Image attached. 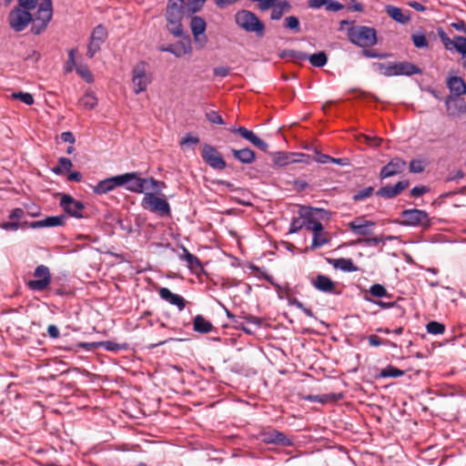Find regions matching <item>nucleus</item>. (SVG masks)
<instances>
[{
	"label": "nucleus",
	"instance_id": "f257e3e1",
	"mask_svg": "<svg viewBox=\"0 0 466 466\" xmlns=\"http://www.w3.org/2000/svg\"><path fill=\"white\" fill-rule=\"evenodd\" d=\"M53 8L51 0H41L35 13L15 6L8 15L10 27L15 32L25 30L32 23L31 31L40 35L52 19Z\"/></svg>",
	"mask_w": 466,
	"mask_h": 466
},
{
	"label": "nucleus",
	"instance_id": "f03ea898",
	"mask_svg": "<svg viewBox=\"0 0 466 466\" xmlns=\"http://www.w3.org/2000/svg\"><path fill=\"white\" fill-rule=\"evenodd\" d=\"M121 178L125 180L122 182V187L130 192L137 194H145V190L149 188L159 192L165 186L163 182L154 177H140L137 172L121 174Z\"/></svg>",
	"mask_w": 466,
	"mask_h": 466
},
{
	"label": "nucleus",
	"instance_id": "7ed1b4c3",
	"mask_svg": "<svg viewBox=\"0 0 466 466\" xmlns=\"http://www.w3.org/2000/svg\"><path fill=\"white\" fill-rule=\"evenodd\" d=\"M347 35L350 43L362 48L377 44V32L373 27L356 25L348 29Z\"/></svg>",
	"mask_w": 466,
	"mask_h": 466
},
{
	"label": "nucleus",
	"instance_id": "20e7f679",
	"mask_svg": "<svg viewBox=\"0 0 466 466\" xmlns=\"http://www.w3.org/2000/svg\"><path fill=\"white\" fill-rule=\"evenodd\" d=\"M236 24L248 33H256L262 36L265 33V25L258 17L248 10H240L235 15Z\"/></svg>",
	"mask_w": 466,
	"mask_h": 466
},
{
	"label": "nucleus",
	"instance_id": "39448f33",
	"mask_svg": "<svg viewBox=\"0 0 466 466\" xmlns=\"http://www.w3.org/2000/svg\"><path fill=\"white\" fill-rule=\"evenodd\" d=\"M152 82V76L148 72V64L139 61L132 69V83L135 94L138 95L147 90Z\"/></svg>",
	"mask_w": 466,
	"mask_h": 466
},
{
	"label": "nucleus",
	"instance_id": "423d86ee",
	"mask_svg": "<svg viewBox=\"0 0 466 466\" xmlns=\"http://www.w3.org/2000/svg\"><path fill=\"white\" fill-rule=\"evenodd\" d=\"M143 208L147 209L154 213L168 216L171 213V208L168 202L157 195L146 192L141 201Z\"/></svg>",
	"mask_w": 466,
	"mask_h": 466
},
{
	"label": "nucleus",
	"instance_id": "0eeeda50",
	"mask_svg": "<svg viewBox=\"0 0 466 466\" xmlns=\"http://www.w3.org/2000/svg\"><path fill=\"white\" fill-rule=\"evenodd\" d=\"M401 218L405 226L428 228L431 225L428 213L421 209H405L401 212Z\"/></svg>",
	"mask_w": 466,
	"mask_h": 466
},
{
	"label": "nucleus",
	"instance_id": "6e6552de",
	"mask_svg": "<svg viewBox=\"0 0 466 466\" xmlns=\"http://www.w3.org/2000/svg\"><path fill=\"white\" fill-rule=\"evenodd\" d=\"M34 277L37 279H31L27 281L28 289L33 291H44L51 283V274L49 268L45 265H39L34 271Z\"/></svg>",
	"mask_w": 466,
	"mask_h": 466
},
{
	"label": "nucleus",
	"instance_id": "1a4fd4ad",
	"mask_svg": "<svg viewBox=\"0 0 466 466\" xmlns=\"http://www.w3.org/2000/svg\"><path fill=\"white\" fill-rule=\"evenodd\" d=\"M203 160L212 168L222 170L227 167L225 160L218 149L208 144L203 145L201 153Z\"/></svg>",
	"mask_w": 466,
	"mask_h": 466
},
{
	"label": "nucleus",
	"instance_id": "9d476101",
	"mask_svg": "<svg viewBox=\"0 0 466 466\" xmlns=\"http://www.w3.org/2000/svg\"><path fill=\"white\" fill-rule=\"evenodd\" d=\"M59 205L69 216L76 218H84L82 213V211L85 209L84 204L81 201L75 199L70 195H62Z\"/></svg>",
	"mask_w": 466,
	"mask_h": 466
},
{
	"label": "nucleus",
	"instance_id": "9b49d317",
	"mask_svg": "<svg viewBox=\"0 0 466 466\" xmlns=\"http://www.w3.org/2000/svg\"><path fill=\"white\" fill-rule=\"evenodd\" d=\"M107 36L106 29L99 25L94 28L87 46L86 56L92 58L101 48Z\"/></svg>",
	"mask_w": 466,
	"mask_h": 466
},
{
	"label": "nucleus",
	"instance_id": "f8f14e48",
	"mask_svg": "<svg viewBox=\"0 0 466 466\" xmlns=\"http://www.w3.org/2000/svg\"><path fill=\"white\" fill-rule=\"evenodd\" d=\"M375 225V222L366 219L365 217H358L349 222L348 227L354 235L369 237L372 235Z\"/></svg>",
	"mask_w": 466,
	"mask_h": 466
},
{
	"label": "nucleus",
	"instance_id": "ddd939ff",
	"mask_svg": "<svg viewBox=\"0 0 466 466\" xmlns=\"http://www.w3.org/2000/svg\"><path fill=\"white\" fill-rule=\"evenodd\" d=\"M207 24L200 16H193L190 21V28L194 41L199 48H203L208 43V37L205 35Z\"/></svg>",
	"mask_w": 466,
	"mask_h": 466
},
{
	"label": "nucleus",
	"instance_id": "4468645a",
	"mask_svg": "<svg viewBox=\"0 0 466 466\" xmlns=\"http://www.w3.org/2000/svg\"><path fill=\"white\" fill-rule=\"evenodd\" d=\"M158 49L161 52L173 54L176 57H181L192 52L191 41L188 35L174 45L161 46Z\"/></svg>",
	"mask_w": 466,
	"mask_h": 466
},
{
	"label": "nucleus",
	"instance_id": "2eb2a0df",
	"mask_svg": "<svg viewBox=\"0 0 466 466\" xmlns=\"http://www.w3.org/2000/svg\"><path fill=\"white\" fill-rule=\"evenodd\" d=\"M123 181L125 180L124 178H121V175H117L100 180L96 186L92 187V189L96 195H104L113 191L118 187H122Z\"/></svg>",
	"mask_w": 466,
	"mask_h": 466
},
{
	"label": "nucleus",
	"instance_id": "dca6fc26",
	"mask_svg": "<svg viewBox=\"0 0 466 466\" xmlns=\"http://www.w3.org/2000/svg\"><path fill=\"white\" fill-rule=\"evenodd\" d=\"M184 11L170 10L167 12V21L168 31L176 37L182 36L183 28L181 19L183 18Z\"/></svg>",
	"mask_w": 466,
	"mask_h": 466
},
{
	"label": "nucleus",
	"instance_id": "f3484780",
	"mask_svg": "<svg viewBox=\"0 0 466 466\" xmlns=\"http://www.w3.org/2000/svg\"><path fill=\"white\" fill-rule=\"evenodd\" d=\"M405 167L406 162L403 159L400 157L392 158L386 166L381 168L380 172V177L381 179H385L400 175L403 172Z\"/></svg>",
	"mask_w": 466,
	"mask_h": 466
},
{
	"label": "nucleus",
	"instance_id": "a211bd4d",
	"mask_svg": "<svg viewBox=\"0 0 466 466\" xmlns=\"http://www.w3.org/2000/svg\"><path fill=\"white\" fill-rule=\"evenodd\" d=\"M409 187V180H400L394 186H385L377 191V195L384 198H393Z\"/></svg>",
	"mask_w": 466,
	"mask_h": 466
},
{
	"label": "nucleus",
	"instance_id": "6ab92c4d",
	"mask_svg": "<svg viewBox=\"0 0 466 466\" xmlns=\"http://www.w3.org/2000/svg\"><path fill=\"white\" fill-rule=\"evenodd\" d=\"M446 83L451 92L450 96L455 98L466 94V83L461 77L457 76H449Z\"/></svg>",
	"mask_w": 466,
	"mask_h": 466
},
{
	"label": "nucleus",
	"instance_id": "aec40b11",
	"mask_svg": "<svg viewBox=\"0 0 466 466\" xmlns=\"http://www.w3.org/2000/svg\"><path fill=\"white\" fill-rule=\"evenodd\" d=\"M158 294L163 300L176 306L179 310H183L185 309V299L180 295L173 293L169 289L160 288Z\"/></svg>",
	"mask_w": 466,
	"mask_h": 466
},
{
	"label": "nucleus",
	"instance_id": "412c9836",
	"mask_svg": "<svg viewBox=\"0 0 466 466\" xmlns=\"http://www.w3.org/2000/svg\"><path fill=\"white\" fill-rule=\"evenodd\" d=\"M263 441L266 443L280 444L283 446H291L292 441L289 439L284 433L273 430L263 433Z\"/></svg>",
	"mask_w": 466,
	"mask_h": 466
},
{
	"label": "nucleus",
	"instance_id": "4be33fe9",
	"mask_svg": "<svg viewBox=\"0 0 466 466\" xmlns=\"http://www.w3.org/2000/svg\"><path fill=\"white\" fill-rule=\"evenodd\" d=\"M313 287L322 292L325 293H335V283L327 276L325 275H318L313 280H312Z\"/></svg>",
	"mask_w": 466,
	"mask_h": 466
},
{
	"label": "nucleus",
	"instance_id": "5701e85b",
	"mask_svg": "<svg viewBox=\"0 0 466 466\" xmlns=\"http://www.w3.org/2000/svg\"><path fill=\"white\" fill-rule=\"evenodd\" d=\"M237 133H238L243 138L247 139L251 144L258 147L260 150L266 151L268 149V144L261 138L257 137L256 134L251 130H248L244 127H239L237 128Z\"/></svg>",
	"mask_w": 466,
	"mask_h": 466
},
{
	"label": "nucleus",
	"instance_id": "b1692460",
	"mask_svg": "<svg viewBox=\"0 0 466 466\" xmlns=\"http://www.w3.org/2000/svg\"><path fill=\"white\" fill-rule=\"evenodd\" d=\"M445 104L449 114L451 116H458L466 113V104L462 100H459L458 97L448 96L445 100Z\"/></svg>",
	"mask_w": 466,
	"mask_h": 466
},
{
	"label": "nucleus",
	"instance_id": "393cba45",
	"mask_svg": "<svg viewBox=\"0 0 466 466\" xmlns=\"http://www.w3.org/2000/svg\"><path fill=\"white\" fill-rule=\"evenodd\" d=\"M65 216L47 217L42 220L32 222L30 227L32 228L58 227L65 223Z\"/></svg>",
	"mask_w": 466,
	"mask_h": 466
},
{
	"label": "nucleus",
	"instance_id": "a878e982",
	"mask_svg": "<svg viewBox=\"0 0 466 466\" xmlns=\"http://www.w3.org/2000/svg\"><path fill=\"white\" fill-rule=\"evenodd\" d=\"M386 13L396 22L405 25L410 20L409 15H405L400 7L389 5L386 6Z\"/></svg>",
	"mask_w": 466,
	"mask_h": 466
},
{
	"label": "nucleus",
	"instance_id": "bb28decb",
	"mask_svg": "<svg viewBox=\"0 0 466 466\" xmlns=\"http://www.w3.org/2000/svg\"><path fill=\"white\" fill-rule=\"evenodd\" d=\"M232 155L243 164H251L255 160V152L250 148L232 149Z\"/></svg>",
	"mask_w": 466,
	"mask_h": 466
},
{
	"label": "nucleus",
	"instance_id": "cd10ccee",
	"mask_svg": "<svg viewBox=\"0 0 466 466\" xmlns=\"http://www.w3.org/2000/svg\"><path fill=\"white\" fill-rule=\"evenodd\" d=\"M397 76H412L420 74L421 70L415 65L409 62L396 63Z\"/></svg>",
	"mask_w": 466,
	"mask_h": 466
},
{
	"label": "nucleus",
	"instance_id": "c85d7f7f",
	"mask_svg": "<svg viewBox=\"0 0 466 466\" xmlns=\"http://www.w3.org/2000/svg\"><path fill=\"white\" fill-rule=\"evenodd\" d=\"M290 7V4L287 0L280 1L278 4H275L274 6L271 7L272 11L270 18L272 20H279L285 12L289 11Z\"/></svg>",
	"mask_w": 466,
	"mask_h": 466
},
{
	"label": "nucleus",
	"instance_id": "c756f323",
	"mask_svg": "<svg viewBox=\"0 0 466 466\" xmlns=\"http://www.w3.org/2000/svg\"><path fill=\"white\" fill-rule=\"evenodd\" d=\"M183 254L180 255V259L187 262L189 269L201 268L200 260L193 254H191L185 247H182Z\"/></svg>",
	"mask_w": 466,
	"mask_h": 466
},
{
	"label": "nucleus",
	"instance_id": "7c9ffc66",
	"mask_svg": "<svg viewBox=\"0 0 466 466\" xmlns=\"http://www.w3.org/2000/svg\"><path fill=\"white\" fill-rule=\"evenodd\" d=\"M374 69L380 74L386 76H397L396 63H374Z\"/></svg>",
	"mask_w": 466,
	"mask_h": 466
},
{
	"label": "nucleus",
	"instance_id": "2f4dec72",
	"mask_svg": "<svg viewBox=\"0 0 466 466\" xmlns=\"http://www.w3.org/2000/svg\"><path fill=\"white\" fill-rule=\"evenodd\" d=\"M295 154L278 152L274 157V163L279 167H285L290 163H300L302 160H295Z\"/></svg>",
	"mask_w": 466,
	"mask_h": 466
},
{
	"label": "nucleus",
	"instance_id": "473e14b6",
	"mask_svg": "<svg viewBox=\"0 0 466 466\" xmlns=\"http://www.w3.org/2000/svg\"><path fill=\"white\" fill-rule=\"evenodd\" d=\"M333 267L345 272H353L357 270V267L354 265L350 258H337L333 260Z\"/></svg>",
	"mask_w": 466,
	"mask_h": 466
},
{
	"label": "nucleus",
	"instance_id": "72a5a7b5",
	"mask_svg": "<svg viewBox=\"0 0 466 466\" xmlns=\"http://www.w3.org/2000/svg\"><path fill=\"white\" fill-rule=\"evenodd\" d=\"M213 326L211 322L207 320L204 317L198 315L194 319V329L200 333H208L211 331Z\"/></svg>",
	"mask_w": 466,
	"mask_h": 466
},
{
	"label": "nucleus",
	"instance_id": "f704fd0d",
	"mask_svg": "<svg viewBox=\"0 0 466 466\" xmlns=\"http://www.w3.org/2000/svg\"><path fill=\"white\" fill-rule=\"evenodd\" d=\"M453 49L462 56V66L466 68V37L456 35L454 37Z\"/></svg>",
	"mask_w": 466,
	"mask_h": 466
},
{
	"label": "nucleus",
	"instance_id": "c9c22d12",
	"mask_svg": "<svg viewBox=\"0 0 466 466\" xmlns=\"http://www.w3.org/2000/svg\"><path fill=\"white\" fill-rule=\"evenodd\" d=\"M79 104L86 109L91 110L97 105V98L92 92H86L80 98Z\"/></svg>",
	"mask_w": 466,
	"mask_h": 466
},
{
	"label": "nucleus",
	"instance_id": "e433bc0d",
	"mask_svg": "<svg viewBox=\"0 0 466 466\" xmlns=\"http://www.w3.org/2000/svg\"><path fill=\"white\" fill-rule=\"evenodd\" d=\"M307 59L309 60L310 64L316 67H322L328 62L327 55L322 51L308 56Z\"/></svg>",
	"mask_w": 466,
	"mask_h": 466
},
{
	"label": "nucleus",
	"instance_id": "4c0bfd02",
	"mask_svg": "<svg viewBox=\"0 0 466 466\" xmlns=\"http://www.w3.org/2000/svg\"><path fill=\"white\" fill-rule=\"evenodd\" d=\"M72 161L66 157H60L58 160V165L52 168L53 173L56 175H61L65 171L70 170L72 167Z\"/></svg>",
	"mask_w": 466,
	"mask_h": 466
},
{
	"label": "nucleus",
	"instance_id": "58836bf2",
	"mask_svg": "<svg viewBox=\"0 0 466 466\" xmlns=\"http://www.w3.org/2000/svg\"><path fill=\"white\" fill-rule=\"evenodd\" d=\"M404 370H399L393 366H387L382 369L380 372V377L381 378H398L404 375Z\"/></svg>",
	"mask_w": 466,
	"mask_h": 466
},
{
	"label": "nucleus",
	"instance_id": "ea45409f",
	"mask_svg": "<svg viewBox=\"0 0 466 466\" xmlns=\"http://www.w3.org/2000/svg\"><path fill=\"white\" fill-rule=\"evenodd\" d=\"M282 57H289L294 62H302L307 60L308 55L300 51L287 50L281 55Z\"/></svg>",
	"mask_w": 466,
	"mask_h": 466
},
{
	"label": "nucleus",
	"instance_id": "a19ab883",
	"mask_svg": "<svg viewBox=\"0 0 466 466\" xmlns=\"http://www.w3.org/2000/svg\"><path fill=\"white\" fill-rule=\"evenodd\" d=\"M411 39L413 42V45L417 48H428L429 42L427 40V37L425 34L421 32L415 33L411 35Z\"/></svg>",
	"mask_w": 466,
	"mask_h": 466
},
{
	"label": "nucleus",
	"instance_id": "79ce46f5",
	"mask_svg": "<svg viewBox=\"0 0 466 466\" xmlns=\"http://www.w3.org/2000/svg\"><path fill=\"white\" fill-rule=\"evenodd\" d=\"M426 330L429 334L440 335L445 331V326L438 321H430L426 325Z\"/></svg>",
	"mask_w": 466,
	"mask_h": 466
},
{
	"label": "nucleus",
	"instance_id": "37998d69",
	"mask_svg": "<svg viewBox=\"0 0 466 466\" xmlns=\"http://www.w3.org/2000/svg\"><path fill=\"white\" fill-rule=\"evenodd\" d=\"M328 241H329V238H328L326 233H324L323 231H319V233H316L313 235L311 248L314 249V248H320V247L324 246L325 244H327Z\"/></svg>",
	"mask_w": 466,
	"mask_h": 466
},
{
	"label": "nucleus",
	"instance_id": "c03bdc74",
	"mask_svg": "<svg viewBox=\"0 0 466 466\" xmlns=\"http://www.w3.org/2000/svg\"><path fill=\"white\" fill-rule=\"evenodd\" d=\"M288 302L289 306H294L299 309H301L308 317L309 318H315L314 313L310 309L306 308L303 303H301L299 299L296 298H289Z\"/></svg>",
	"mask_w": 466,
	"mask_h": 466
},
{
	"label": "nucleus",
	"instance_id": "a18cd8bd",
	"mask_svg": "<svg viewBox=\"0 0 466 466\" xmlns=\"http://www.w3.org/2000/svg\"><path fill=\"white\" fill-rule=\"evenodd\" d=\"M12 0H5L7 4H9ZM38 0H18V7L23 9H26L29 11H33L35 9H38Z\"/></svg>",
	"mask_w": 466,
	"mask_h": 466
},
{
	"label": "nucleus",
	"instance_id": "49530a36",
	"mask_svg": "<svg viewBox=\"0 0 466 466\" xmlns=\"http://www.w3.org/2000/svg\"><path fill=\"white\" fill-rule=\"evenodd\" d=\"M285 27L296 33L300 31V24L298 17L290 15L285 18Z\"/></svg>",
	"mask_w": 466,
	"mask_h": 466
},
{
	"label": "nucleus",
	"instance_id": "de8ad7c7",
	"mask_svg": "<svg viewBox=\"0 0 466 466\" xmlns=\"http://www.w3.org/2000/svg\"><path fill=\"white\" fill-rule=\"evenodd\" d=\"M374 188L373 187H367L363 189L359 190L356 194L353 196L354 201H362L370 198L373 194Z\"/></svg>",
	"mask_w": 466,
	"mask_h": 466
},
{
	"label": "nucleus",
	"instance_id": "09e8293b",
	"mask_svg": "<svg viewBox=\"0 0 466 466\" xmlns=\"http://www.w3.org/2000/svg\"><path fill=\"white\" fill-rule=\"evenodd\" d=\"M438 35L447 50H453L454 38L451 39L441 28L438 29Z\"/></svg>",
	"mask_w": 466,
	"mask_h": 466
},
{
	"label": "nucleus",
	"instance_id": "8fccbe9b",
	"mask_svg": "<svg viewBox=\"0 0 466 466\" xmlns=\"http://www.w3.org/2000/svg\"><path fill=\"white\" fill-rule=\"evenodd\" d=\"M438 35L447 50H453L454 38L451 39L441 28L438 29Z\"/></svg>",
	"mask_w": 466,
	"mask_h": 466
},
{
	"label": "nucleus",
	"instance_id": "3c124183",
	"mask_svg": "<svg viewBox=\"0 0 466 466\" xmlns=\"http://www.w3.org/2000/svg\"><path fill=\"white\" fill-rule=\"evenodd\" d=\"M11 97H13L15 99H19L27 106H31L34 104V97L29 93H23V92L13 93L11 95Z\"/></svg>",
	"mask_w": 466,
	"mask_h": 466
},
{
	"label": "nucleus",
	"instance_id": "603ef678",
	"mask_svg": "<svg viewBox=\"0 0 466 466\" xmlns=\"http://www.w3.org/2000/svg\"><path fill=\"white\" fill-rule=\"evenodd\" d=\"M370 293L376 298H384L388 295L387 289L380 284H373L370 288Z\"/></svg>",
	"mask_w": 466,
	"mask_h": 466
},
{
	"label": "nucleus",
	"instance_id": "864d4df0",
	"mask_svg": "<svg viewBox=\"0 0 466 466\" xmlns=\"http://www.w3.org/2000/svg\"><path fill=\"white\" fill-rule=\"evenodd\" d=\"M304 227L314 234L323 231V226L319 221L309 219L304 223Z\"/></svg>",
	"mask_w": 466,
	"mask_h": 466
},
{
	"label": "nucleus",
	"instance_id": "5fc2aeb1",
	"mask_svg": "<svg viewBox=\"0 0 466 466\" xmlns=\"http://www.w3.org/2000/svg\"><path fill=\"white\" fill-rule=\"evenodd\" d=\"M76 72L88 83L93 81V76L86 66H76Z\"/></svg>",
	"mask_w": 466,
	"mask_h": 466
},
{
	"label": "nucleus",
	"instance_id": "6e6d98bb",
	"mask_svg": "<svg viewBox=\"0 0 466 466\" xmlns=\"http://www.w3.org/2000/svg\"><path fill=\"white\" fill-rule=\"evenodd\" d=\"M206 117L212 124H217V125L224 124V120H223L222 116L217 111L207 112Z\"/></svg>",
	"mask_w": 466,
	"mask_h": 466
},
{
	"label": "nucleus",
	"instance_id": "4d7b16f0",
	"mask_svg": "<svg viewBox=\"0 0 466 466\" xmlns=\"http://www.w3.org/2000/svg\"><path fill=\"white\" fill-rule=\"evenodd\" d=\"M199 143V138L197 136H193L190 133H187L185 137H182L180 141V146H190V145H197Z\"/></svg>",
	"mask_w": 466,
	"mask_h": 466
},
{
	"label": "nucleus",
	"instance_id": "13d9d810",
	"mask_svg": "<svg viewBox=\"0 0 466 466\" xmlns=\"http://www.w3.org/2000/svg\"><path fill=\"white\" fill-rule=\"evenodd\" d=\"M77 53L76 49H70L68 51V59L66 65V71L71 72L73 70V67L76 66V55Z\"/></svg>",
	"mask_w": 466,
	"mask_h": 466
},
{
	"label": "nucleus",
	"instance_id": "bf43d9fd",
	"mask_svg": "<svg viewBox=\"0 0 466 466\" xmlns=\"http://www.w3.org/2000/svg\"><path fill=\"white\" fill-rule=\"evenodd\" d=\"M365 243L366 246L374 247L383 242L382 237L367 238L364 239H359L357 243Z\"/></svg>",
	"mask_w": 466,
	"mask_h": 466
},
{
	"label": "nucleus",
	"instance_id": "052dcab7",
	"mask_svg": "<svg viewBox=\"0 0 466 466\" xmlns=\"http://www.w3.org/2000/svg\"><path fill=\"white\" fill-rule=\"evenodd\" d=\"M170 10L184 11L183 0H169L167 12H170Z\"/></svg>",
	"mask_w": 466,
	"mask_h": 466
},
{
	"label": "nucleus",
	"instance_id": "680f3d73",
	"mask_svg": "<svg viewBox=\"0 0 466 466\" xmlns=\"http://www.w3.org/2000/svg\"><path fill=\"white\" fill-rule=\"evenodd\" d=\"M410 171L411 173H420L424 170V166L420 160H411L410 162Z\"/></svg>",
	"mask_w": 466,
	"mask_h": 466
},
{
	"label": "nucleus",
	"instance_id": "e2e57ef3",
	"mask_svg": "<svg viewBox=\"0 0 466 466\" xmlns=\"http://www.w3.org/2000/svg\"><path fill=\"white\" fill-rule=\"evenodd\" d=\"M325 7H326V10H328V11L338 12V11L343 9V5H341L340 3L337 2V1L327 0V4H326Z\"/></svg>",
	"mask_w": 466,
	"mask_h": 466
},
{
	"label": "nucleus",
	"instance_id": "0e129e2a",
	"mask_svg": "<svg viewBox=\"0 0 466 466\" xmlns=\"http://www.w3.org/2000/svg\"><path fill=\"white\" fill-rule=\"evenodd\" d=\"M362 56L369 58H384L387 56L386 54H379L374 50L363 48L361 52Z\"/></svg>",
	"mask_w": 466,
	"mask_h": 466
},
{
	"label": "nucleus",
	"instance_id": "69168bd1",
	"mask_svg": "<svg viewBox=\"0 0 466 466\" xmlns=\"http://www.w3.org/2000/svg\"><path fill=\"white\" fill-rule=\"evenodd\" d=\"M314 160L320 164H328L330 163V160H332V157L319 152H316L314 156Z\"/></svg>",
	"mask_w": 466,
	"mask_h": 466
},
{
	"label": "nucleus",
	"instance_id": "338daca9",
	"mask_svg": "<svg viewBox=\"0 0 466 466\" xmlns=\"http://www.w3.org/2000/svg\"><path fill=\"white\" fill-rule=\"evenodd\" d=\"M230 68L228 66H218L214 68L213 74L217 76L226 77L229 75Z\"/></svg>",
	"mask_w": 466,
	"mask_h": 466
},
{
	"label": "nucleus",
	"instance_id": "774afa93",
	"mask_svg": "<svg viewBox=\"0 0 466 466\" xmlns=\"http://www.w3.org/2000/svg\"><path fill=\"white\" fill-rule=\"evenodd\" d=\"M429 191V188L425 186H417V187H414L411 190H410V195L412 197H420L422 195H424L425 193H427Z\"/></svg>",
	"mask_w": 466,
	"mask_h": 466
}]
</instances>
